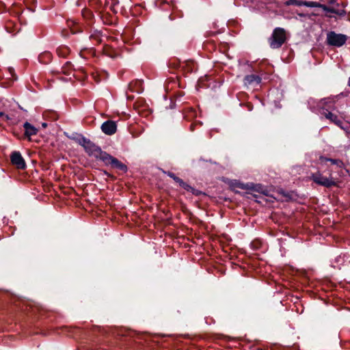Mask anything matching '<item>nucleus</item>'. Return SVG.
<instances>
[{"label": "nucleus", "instance_id": "1", "mask_svg": "<svg viewBox=\"0 0 350 350\" xmlns=\"http://www.w3.org/2000/svg\"><path fill=\"white\" fill-rule=\"evenodd\" d=\"M76 141L84 148L85 152L89 157H94L96 160L102 161L105 166L118 170L123 173H126L128 171L126 165L107 152L103 151L100 147L89 139L81 136L79 138L77 139Z\"/></svg>", "mask_w": 350, "mask_h": 350}, {"label": "nucleus", "instance_id": "2", "mask_svg": "<svg viewBox=\"0 0 350 350\" xmlns=\"http://www.w3.org/2000/svg\"><path fill=\"white\" fill-rule=\"evenodd\" d=\"M286 30L282 27H276L269 38V44L271 49H279L286 42Z\"/></svg>", "mask_w": 350, "mask_h": 350}, {"label": "nucleus", "instance_id": "3", "mask_svg": "<svg viewBox=\"0 0 350 350\" xmlns=\"http://www.w3.org/2000/svg\"><path fill=\"white\" fill-rule=\"evenodd\" d=\"M330 103L331 101L327 98L321 100L319 104V106L321 109L320 113L322 116H323L327 120H329L331 122L342 129V125L343 122L341 118H340L336 113L329 111L327 109L325 108V107Z\"/></svg>", "mask_w": 350, "mask_h": 350}, {"label": "nucleus", "instance_id": "4", "mask_svg": "<svg viewBox=\"0 0 350 350\" xmlns=\"http://www.w3.org/2000/svg\"><path fill=\"white\" fill-rule=\"evenodd\" d=\"M310 178L318 185L323 186L327 188L337 186V181L332 177L331 174L329 177H326L320 172H317L312 174Z\"/></svg>", "mask_w": 350, "mask_h": 350}, {"label": "nucleus", "instance_id": "5", "mask_svg": "<svg viewBox=\"0 0 350 350\" xmlns=\"http://www.w3.org/2000/svg\"><path fill=\"white\" fill-rule=\"evenodd\" d=\"M345 6L343 3H339L336 0H331L328 5H322V9L327 13H334L339 17H343L347 14Z\"/></svg>", "mask_w": 350, "mask_h": 350}, {"label": "nucleus", "instance_id": "6", "mask_svg": "<svg viewBox=\"0 0 350 350\" xmlns=\"http://www.w3.org/2000/svg\"><path fill=\"white\" fill-rule=\"evenodd\" d=\"M163 173L167 174L169 177L172 178L176 183L178 184L180 187L184 189L185 191L191 193L192 195L195 196H199L202 194L205 195V193L202 191L195 189L194 187L185 183L183 179L178 177L174 173L170 171H163Z\"/></svg>", "mask_w": 350, "mask_h": 350}, {"label": "nucleus", "instance_id": "7", "mask_svg": "<svg viewBox=\"0 0 350 350\" xmlns=\"http://www.w3.org/2000/svg\"><path fill=\"white\" fill-rule=\"evenodd\" d=\"M347 40V36L342 33H336L334 31H329L327 34L326 42L329 46L340 47L343 46Z\"/></svg>", "mask_w": 350, "mask_h": 350}, {"label": "nucleus", "instance_id": "8", "mask_svg": "<svg viewBox=\"0 0 350 350\" xmlns=\"http://www.w3.org/2000/svg\"><path fill=\"white\" fill-rule=\"evenodd\" d=\"M11 163L18 170H24L26 167V163L18 151H14L10 154Z\"/></svg>", "mask_w": 350, "mask_h": 350}, {"label": "nucleus", "instance_id": "9", "mask_svg": "<svg viewBox=\"0 0 350 350\" xmlns=\"http://www.w3.org/2000/svg\"><path fill=\"white\" fill-rule=\"evenodd\" d=\"M23 127L24 129L23 139H27L29 142H31V137L38 134V129L27 121L24 122Z\"/></svg>", "mask_w": 350, "mask_h": 350}, {"label": "nucleus", "instance_id": "10", "mask_svg": "<svg viewBox=\"0 0 350 350\" xmlns=\"http://www.w3.org/2000/svg\"><path fill=\"white\" fill-rule=\"evenodd\" d=\"M237 187L242 189H250L252 191L258 192L264 196H267L268 190L262 185H252V186L245 185L243 183H237L236 185Z\"/></svg>", "mask_w": 350, "mask_h": 350}, {"label": "nucleus", "instance_id": "11", "mask_svg": "<svg viewBox=\"0 0 350 350\" xmlns=\"http://www.w3.org/2000/svg\"><path fill=\"white\" fill-rule=\"evenodd\" d=\"M102 131L108 135H111L116 132L117 125L116 122L112 120H107L101 125Z\"/></svg>", "mask_w": 350, "mask_h": 350}, {"label": "nucleus", "instance_id": "12", "mask_svg": "<svg viewBox=\"0 0 350 350\" xmlns=\"http://www.w3.org/2000/svg\"><path fill=\"white\" fill-rule=\"evenodd\" d=\"M319 161L321 163H325L327 161H329L332 165L336 166V169H338L339 170H342L345 168V164L343 161L339 159H329L327 158L324 156H320L319 157Z\"/></svg>", "mask_w": 350, "mask_h": 350}, {"label": "nucleus", "instance_id": "13", "mask_svg": "<svg viewBox=\"0 0 350 350\" xmlns=\"http://www.w3.org/2000/svg\"><path fill=\"white\" fill-rule=\"evenodd\" d=\"M243 82L245 85H258L261 82V77L254 74L246 75Z\"/></svg>", "mask_w": 350, "mask_h": 350}, {"label": "nucleus", "instance_id": "14", "mask_svg": "<svg viewBox=\"0 0 350 350\" xmlns=\"http://www.w3.org/2000/svg\"><path fill=\"white\" fill-rule=\"evenodd\" d=\"M197 117V111L193 107H189L185 110L184 118L188 121H191Z\"/></svg>", "mask_w": 350, "mask_h": 350}, {"label": "nucleus", "instance_id": "15", "mask_svg": "<svg viewBox=\"0 0 350 350\" xmlns=\"http://www.w3.org/2000/svg\"><path fill=\"white\" fill-rule=\"evenodd\" d=\"M102 33L100 31L94 30L90 35V39L95 42V44L102 42Z\"/></svg>", "mask_w": 350, "mask_h": 350}, {"label": "nucleus", "instance_id": "16", "mask_svg": "<svg viewBox=\"0 0 350 350\" xmlns=\"http://www.w3.org/2000/svg\"><path fill=\"white\" fill-rule=\"evenodd\" d=\"M38 59L40 62L46 64L51 61L52 54L49 52H44L39 55Z\"/></svg>", "mask_w": 350, "mask_h": 350}, {"label": "nucleus", "instance_id": "17", "mask_svg": "<svg viewBox=\"0 0 350 350\" xmlns=\"http://www.w3.org/2000/svg\"><path fill=\"white\" fill-rule=\"evenodd\" d=\"M69 52V49L67 46H60L57 49V53L59 57H65Z\"/></svg>", "mask_w": 350, "mask_h": 350}, {"label": "nucleus", "instance_id": "18", "mask_svg": "<svg viewBox=\"0 0 350 350\" xmlns=\"http://www.w3.org/2000/svg\"><path fill=\"white\" fill-rule=\"evenodd\" d=\"M182 67L187 72H191L194 67V63L193 61H187L183 63Z\"/></svg>", "mask_w": 350, "mask_h": 350}, {"label": "nucleus", "instance_id": "19", "mask_svg": "<svg viewBox=\"0 0 350 350\" xmlns=\"http://www.w3.org/2000/svg\"><path fill=\"white\" fill-rule=\"evenodd\" d=\"M307 7L310 8H322V5H324L323 4L319 3L317 2L314 1H304V5Z\"/></svg>", "mask_w": 350, "mask_h": 350}, {"label": "nucleus", "instance_id": "20", "mask_svg": "<svg viewBox=\"0 0 350 350\" xmlns=\"http://www.w3.org/2000/svg\"><path fill=\"white\" fill-rule=\"evenodd\" d=\"M285 4L286 5H297V6H301L304 5V1H297V0H288L285 3Z\"/></svg>", "mask_w": 350, "mask_h": 350}, {"label": "nucleus", "instance_id": "21", "mask_svg": "<svg viewBox=\"0 0 350 350\" xmlns=\"http://www.w3.org/2000/svg\"><path fill=\"white\" fill-rule=\"evenodd\" d=\"M72 64L70 62H67L65 65L62 68V72L64 74H68L72 69Z\"/></svg>", "mask_w": 350, "mask_h": 350}, {"label": "nucleus", "instance_id": "22", "mask_svg": "<svg viewBox=\"0 0 350 350\" xmlns=\"http://www.w3.org/2000/svg\"><path fill=\"white\" fill-rule=\"evenodd\" d=\"M82 15L88 19H90L92 17V13L89 10H83L82 12Z\"/></svg>", "mask_w": 350, "mask_h": 350}, {"label": "nucleus", "instance_id": "23", "mask_svg": "<svg viewBox=\"0 0 350 350\" xmlns=\"http://www.w3.org/2000/svg\"><path fill=\"white\" fill-rule=\"evenodd\" d=\"M12 22L11 21H9L6 23L5 25V28L7 29V31L9 32V33H14L15 30L14 29H12L11 27H12Z\"/></svg>", "mask_w": 350, "mask_h": 350}, {"label": "nucleus", "instance_id": "24", "mask_svg": "<svg viewBox=\"0 0 350 350\" xmlns=\"http://www.w3.org/2000/svg\"><path fill=\"white\" fill-rule=\"evenodd\" d=\"M119 3V2L118 1H115L112 3L111 7H110V10L113 12V13H117V10L116 9V5Z\"/></svg>", "mask_w": 350, "mask_h": 350}, {"label": "nucleus", "instance_id": "25", "mask_svg": "<svg viewBox=\"0 0 350 350\" xmlns=\"http://www.w3.org/2000/svg\"><path fill=\"white\" fill-rule=\"evenodd\" d=\"M201 124L197 122H193L190 124V131H193L195 130V127L197 126H200Z\"/></svg>", "mask_w": 350, "mask_h": 350}, {"label": "nucleus", "instance_id": "26", "mask_svg": "<svg viewBox=\"0 0 350 350\" xmlns=\"http://www.w3.org/2000/svg\"><path fill=\"white\" fill-rule=\"evenodd\" d=\"M0 117H3L5 120H10L8 115L4 113V112L0 111Z\"/></svg>", "mask_w": 350, "mask_h": 350}, {"label": "nucleus", "instance_id": "27", "mask_svg": "<svg viewBox=\"0 0 350 350\" xmlns=\"http://www.w3.org/2000/svg\"><path fill=\"white\" fill-rule=\"evenodd\" d=\"M247 107L249 111L252 109V105L250 103L247 104Z\"/></svg>", "mask_w": 350, "mask_h": 350}, {"label": "nucleus", "instance_id": "28", "mask_svg": "<svg viewBox=\"0 0 350 350\" xmlns=\"http://www.w3.org/2000/svg\"><path fill=\"white\" fill-rule=\"evenodd\" d=\"M105 174L106 175H107L108 176H109V177H112V178L113 177L112 175H111L109 173H108V172H106V171H105Z\"/></svg>", "mask_w": 350, "mask_h": 350}, {"label": "nucleus", "instance_id": "29", "mask_svg": "<svg viewBox=\"0 0 350 350\" xmlns=\"http://www.w3.org/2000/svg\"><path fill=\"white\" fill-rule=\"evenodd\" d=\"M326 16H327V17H329V18H332V15H329V14H326Z\"/></svg>", "mask_w": 350, "mask_h": 350}, {"label": "nucleus", "instance_id": "30", "mask_svg": "<svg viewBox=\"0 0 350 350\" xmlns=\"http://www.w3.org/2000/svg\"><path fill=\"white\" fill-rule=\"evenodd\" d=\"M348 85L350 87V77H349V81H348Z\"/></svg>", "mask_w": 350, "mask_h": 350}, {"label": "nucleus", "instance_id": "31", "mask_svg": "<svg viewBox=\"0 0 350 350\" xmlns=\"http://www.w3.org/2000/svg\"><path fill=\"white\" fill-rule=\"evenodd\" d=\"M42 126H43L44 127H45V126H46V123H43V124H42Z\"/></svg>", "mask_w": 350, "mask_h": 350}, {"label": "nucleus", "instance_id": "32", "mask_svg": "<svg viewBox=\"0 0 350 350\" xmlns=\"http://www.w3.org/2000/svg\"><path fill=\"white\" fill-rule=\"evenodd\" d=\"M256 201L257 202H259V203H260V202H261L260 200H257V199L256 200Z\"/></svg>", "mask_w": 350, "mask_h": 350}, {"label": "nucleus", "instance_id": "33", "mask_svg": "<svg viewBox=\"0 0 350 350\" xmlns=\"http://www.w3.org/2000/svg\"><path fill=\"white\" fill-rule=\"evenodd\" d=\"M299 15L301 16H304V14H299Z\"/></svg>", "mask_w": 350, "mask_h": 350}, {"label": "nucleus", "instance_id": "34", "mask_svg": "<svg viewBox=\"0 0 350 350\" xmlns=\"http://www.w3.org/2000/svg\"><path fill=\"white\" fill-rule=\"evenodd\" d=\"M256 350H262V349L260 348H258Z\"/></svg>", "mask_w": 350, "mask_h": 350}]
</instances>
